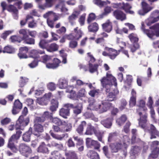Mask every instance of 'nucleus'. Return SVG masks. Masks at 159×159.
<instances>
[{
  "label": "nucleus",
  "instance_id": "1",
  "mask_svg": "<svg viewBox=\"0 0 159 159\" xmlns=\"http://www.w3.org/2000/svg\"><path fill=\"white\" fill-rule=\"evenodd\" d=\"M100 81L103 87L105 89L106 94L107 95L106 101H112L116 100V95L119 93V91L116 88L114 89L113 91L110 92L111 87L113 84L115 86H117L116 79L111 74L107 73L106 77H103Z\"/></svg>",
  "mask_w": 159,
  "mask_h": 159
},
{
  "label": "nucleus",
  "instance_id": "2",
  "mask_svg": "<svg viewBox=\"0 0 159 159\" xmlns=\"http://www.w3.org/2000/svg\"><path fill=\"white\" fill-rule=\"evenodd\" d=\"M129 140L128 136L124 135L118 141L110 144L109 147L111 152L112 153H117L119 151L127 149L128 145L126 143V142H128Z\"/></svg>",
  "mask_w": 159,
  "mask_h": 159
},
{
  "label": "nucleus",
  "instance_id": "3",
  "mask_svg": "<svg viewBox=\"0 0 159 159\" xmlns=\"http://www.w3.org/2000/svg\"><path fill=\"white\" fill-rule=\"evenodd\" d=\"M150 39H154V37H159V23L149 27L144 33Z\"/></svg>",
  "mask_w": 159,
  "mask_h": 159
},
{
  "label": "nucleus",
  "instance_id": "4",
  "mask_svg": "<svg viewBox=\"0 0 159 159\" xmlns=\"http://www.w3.org/2000/svg\"><path fill=\"white\" fill-rule=\"evenodd\" d=\"M29 30L22 29L19 31L20 34L22 36L21 37L22 41H24V42L27 44L34 45L35 43L34 39L29 37Z\"/></svg>",
  "mask_w": 159,
  "mask_h": 159
},
{
  "label": "nucleus",
  "instance_id": "5",
  "mask_svg": "<svg viewBox=\"0 0 159 159\" xmlns=\"http://www.w3.org/2000/svg\"><path fill=\"white\" fill-rule=\"evenodd\" d=\"M136 112L140 117L138 119L139 125L143 129L145 128L148 121L147 111H138Z\"/></svg>",
  "mask_w": 159,
  "mask_h": 159
},
{
  "label": "nucleus",
  "instance_id": "6",
  "mask_svg": "<svg viewBox=\"0 0 159 159\" xmlns=\"http://www.w3.org/2000/svg\"><path fill=\"white\" fill-rule=\"evenodd\" d=\"M29 121L28 117L25 118L23 116H20L15 126L16 129H20L23 130L24 128L28 125Z\"/></svg>",
  "mask_w": 159,
  "mask_h": 159
},
{
  "label": "nucleus",
  "instance_id": "7",
  "mask_svg": "<svg viewBox=\"0 0 159 159\" xmlns=\"http://www.w3.org/2000/svg\"><path fill=\"white\" fill-rule=\"evenodd\" d=\"M18 150L21 154L26 157H28L32 152L31 148L25 143H21L19 144Z\"/></svg>",
  "mask_w": 159,
  "mask_h": 159
},
{
  "label": "nucleus",
  "instance_id": "8",
  "mask_svg": "<svg viewBox=\"0 0 159 159\" xmlns=\"http://www.w3.org/2000/svg\"><path fill=\"white\" fill-rule=\"evenodd\" d=\"M86 144L88 148H93L95 149L98 150L101 147L100 143L97 141L93 140L89 138L86 139Z\"/></svg>",
  "mask_w": 159,
  "mask_h": 159
},
{
  "label": "nucleus",
  "instance_id": "9",
  "mask_svg": "<svg viewBox=\"0 0 159 159\" xmlns=\"http://www.w3.org/2000/svg\"><path fill=\"white\" fill-rule=\"evenodd\" d=\"M65 108H70L74 109L73 113L75 115H77L80 114L82 111V106L80 103H78L77 105L74 106L71 103H66L64 106Z\"/></svg>",
  "mask_w": 159,
  "mask_h": 159
},
{
  "label": "nucleus",
  "instance_id": "10",
  "mask_svg": "<svg viewBox=\"0 0 159 159\" xmlns=\"http://www.w3.org/2000/svg\"><path fill=\"white\" fill-rule=\"evenodd\" d=\"M52 96V93H45L42 98H38L37 99V102L41 105H46L49 101L50 99Z\"/></svg>",
  "mask_w": 159,
  "mask_h": 159
},
{
  "label": "nucleus",
  "instance_id": "11",
  "mask_svg": "<svg viewBox=\"0 0 159 159\" xmlns=\"http://www.w3.org/2000/svg\"><path fill=\"white\" fill-rule=\"evenodd\" d=\"M89 108L92 110H96L98 111L99 113H102L106 112L102 102L101 104H99L96 106L94 103L90 104L89 106Z\"/></svg>",
  "mask_w": 159,
  "mask_h": 159
},
{
  "label": "nucleus",
  "instance_id": "12",
  "mask_svg": "<svg viewBox=\"0 0 159 159\" xmlns=\"http://www.w3.org/2000/svg\"><path fill=\"white\" fill-rule=\"evenodd\" d=\"M52 114L50 113L49 112L45 111L44 112L42 116L40 117H36L34 119L35 123H43L46 119L50 118L52 117Z\"/></svg>",
  "mask_w": 159,
  "mask_h": 159
},
{
  "label": "nucleus",
  "instance_id": "13",
  "mask_svg": "<svg viewBox=\"0 0 159 159\" xmlns=\"http://www.w3.org/2000/svg\"><path fill=\"white\" fill-rule=\"evenodd\" d=\"M113 16L117 20L121 21H124L126 19V15L122 11L116 9L114 11L113 13Z\"/></svg>",
  "mask_w": 159,
  "mask_h": 159
},
{
  "label": "nucleus",
  "instance_id": "14",
  "mask_svg": "<svg viewBox=\"0 0 159 159\" xmlns=\"http://www.w3.org/2000/svg\"><path fill=\"white\" fill-rule=\"evenodd\" d=\"M143 10L139 11V13L141 15L144 16L146 14L151 11L153 9V7H150L146 2L143 1L141 3Z\"/></svg>",
  "mask_w": 159,
  "mask_h": 159
},
{
  "label": "nucleus",
  "instance_id": "15",
  "mask_svg": "<svg viewBox=\"0 0 159 159\" xmlns=\"http://www.w3.org/2000/svg\"><path fill=\"white\" fill-rule=\"evenodd\" d=\"M107 48V50L109 52V57L110 59L113 60L120 54V50H122L123 48L121 47L120 50H116L112 48Z\"/></svg>",
  "mask_w": 159,
  "mask_h": 159
},
{
  "label": "nucleus",
  "instance_id": "16",
  "mask_svg": "<svg viewBox=\"0 0 159 159\" xmlns=\"http://www.w3.org/2000/svg\"><path fill=\"white\" fill-rule=\"evenodd\" d=\"M29 49L27 47H21L19 49V52L18 56L20 59H25L28 57L27 53Z\"/></svg>",
  "mask_w": 159,
  "mask_h": 159
},
{
  "label": "nucleus",
  "instance_id": "17",
  "mask_svg": "<svg viewBox=\"0 0 159 159\" xmlns=\"http://www.w3.org/2000/svg\"><path fill=\"white\" fill-rule=\"evenodd\" d=\"M34 127L33 134L38 137L40 136V133H42L43 131V126L39 123H35Z\"/></svg>",
  "mask_w": 159,
  "mask_h": 159
},
{
  "label": "nucleus",
  "instance_id": "18",
  "mask_svg": "<svg viewBox=\"0 0 159 159\" xmlns=\"http://www.w3.org/2000/svg\"><path fill=\"white\" fill-rule=\"evenodd\" d=\"M37 152L43 154H48L49 150L46 145L44 142H42L37 148Z\"/></svg>",
  "mask_w": 159,
  "mask_h": 159
},
{
  "label": "nucleus",
  "instance_id": "19",
  "mask_svg": "<svg viewBox=\"0 0 159 159\" xmlns=\"http://www.w3.org/2000/svg\"><path fill=\"white\" fill-rule=\"evenodd\" d=\"M44 4H40L39 6V8L42 10L52 7L54 4L56 0H45Z\"/></svg>",
  "mask_w": 159,
  "mask_h": 159
},
{
  "label": "nucleus",
  "instance_id": "20",
  "mask_svg": "<svg viewBox=\"0 0 159 159\" xmlns=\"http://www.w3.org/2000/svg\"><path fill=\"white\" fill-rule=\"evenodd\" d=\"M45 54L44 51L40 50H36L33 49L31 50L29 52V57L35 59L39 57V54Z\"/></svg>",
  "mask_w": 159,
  "mask_h": 159
},
{
  "label": "nucleus",
  "instance_id": "21",
  "mask_svg": "<svg viewBox=\"0 0 159 159\" xmlns=\"http://www.w3.org/2000/svg\"><path fill=\"white\" fill-rule=\"evenodd\" d=\"M80 13V11H74L71 15L69 16L68 20L69 22L71 25H73L74 24L75 20L78 18Z\"/></svg>",
  "mask_w": 159,
  "mask_h": 159
},
{
  "label": "nucleus",
  "instance_id": "22",
  "mask_svg": "<svg viewBox=\"0 0 159 159\" xmlns=\"http://www.w3.org/2000/svg\"><path fill=\"white\" fill-rule=\"evenodd\" d=\"M103 30L107 33H110L112 29V23L109 20L102 25Z\"/></svg>",
  "mask_w": 159,
  "mask_h": 159
},
{
  "label": "nucleus",
  "instance_id": "23",
  "mask_svg": "<svg viewBox=\"0 0 159 159\" xmlns=\"http://www.w3.org/2000/svg\"><path fill=\"white\" fill-rule=\"evenodd\" d=\"M141 148L136 145L133 146L131 147L130 153L131 156H138L141 152Z\"/></svg>",
  "mask_w": 159,
  "mask_h": 159
},
{
  "label": "nucleus",
  "instance_id": "24",
  "mask_svg": "<svg viewBox=\"0 0 159 159\" xmlns=\"http://www.w3.org/2000/svg\"><path fill=\"white\" fill-rule=\"evenodd\" d=\"M149 131L151 135V139L156 138V136L159 137V131L152 124L150 125V129L149 130Z\"/></svg>",
  "mask_w": 159,
  "mask_h": 159
},
{
  "label": "nucleus",
  "instance_id": "25",
  "mask_svg": "<svg viewBox=\"0 0 159 159\" xmlns=\"http://www.w3.org/2000/svg\"><path fill=\"white\" fill-rule=\"evenodd\" d=\"M50 119L52 122L55 124V125L63 126L66 123V121L63 120L57 117H53L52 116Z\"/></svg>",
  "mask_w": 159,
  "mask_h": 159
},
{
  "label": "nucleus",
  "instance_id": "26",
  "mask_svg": "<svg viewBox=\"0 0 159 159\" xmlns=\"http://www.w3.org/2000/svg\"><path fill=\"white\" fill-rule=\"evenodd\" d=\"M32 134V128H30L28 131L24 134L22 136L23 140L25 142H29L30 141L31 136Z\"/></svg>",
  "mask_w": 159,
  "mask_h": 159
},
{
  "label": "nucleus",
  "instance_id": "27",
  "mask_svg": "<svg viewBox=\"0 0 159 159\" xmlns=\"http://www.w3.org/2000/svg\"><path fill=\"white\" fill-rule=\"evenodd\" d=\"M99 28L98 25L96 22L91 24L88 26L89 31L93 33H96L98 31Z\"/></svg>",
  "mask_w": 159,
  "mask_h": 159
},
{
  "label": "nucleus",
  "instance_id": "28",
  "mask_svg": "<svg viewBox=\"0 0 159 159\" xmlns=\"http://www.w3.org/2000/svg\"><path fill=\"white\" fill-rule=\"evenodd\" d=\"M113 119L108 118L101 121V124L107 128H110L112 125Z\"/></svg>",
  "mask_w": 159,
  "mask_h": 159
},
{
  "label": "nucleus",
  "instance_id": "29",
  "mask_svg": "<svg viewBox=\"0 0 159 159\" xmlns=\"http://www.w3.org/2000/svg\"><path fill=\"white\" fill-rule=\"evenodd\" d=\"M138 108L136 109V112L148 111V109L145 107V102L143 100H140L138 105Z\"/></svg>",
  "mask_w": 159,
  "mask_h": 159
},
{
  "label": "nucleus",
  "instance_id": "30",
  "mask_svg": "<svg viewBox=\"0 0 159 159\" xmlns=\"http://www.w3.org/2000/svg\"><path fill=\"white\" fill-rule=\"evenodd\" d=\"M61 108L59 111V115L63 118L66 119L67 116L70 115V108Z\"/></svg>",
  "mask_w": 159,
  "mask_h": 159
},
{
  "label": "nucleus",
  "instance_id": "31",
  "mask_svg": "<svg viewBox=\"0 0 159 159\" xmlns=\"http://www.w3.org/2000/svg\"><path fill=\"white\" fill-rule=\"evenodd\" d=\"M55 8L60 10L61 12H66L68 11V9L66 7L65 2L64 1L59 2L55 6Z\"/></svg>",
  "mask_w": 159,
  "mask_h": 159
},
{
  "label": "nucleus",
  "instance_id": "32",
  "mask_svg": "<svg viewBox=\"0 0 159 159\" xmlns=\"http://www.w3.org/2000/svg\"><path fill=\"white\" fill-rule=\"evenodd\" d=\"M50 110L52 112L56 111L58 107V102L57 100L53 99L51 102Z\"/></svg>",
  "mask_w": 159,
  "mask_h": 159
},
{
  "label": "nucleus",
  "instance_id": "33",
  "mask_svg": "<svg viewBox=\"0 0 159 159\" xmlns=\"http://www.w3.org/2000/svg\"><path fill=\"white\" fill-rule=\"evenodd\" d=\"M66 159H78L77 154L75 151H69L66 153Z\"/></svg>",
  "mask_w": 159,
  "mask_h": 159
},
{
  "label": "nucleus",
  "instance_id": "34",
  "mask_svg": "<svg viewBox=\"0 0 159 159\" xmlns=\"http://www.w3.org/2000/svg\"><path fill=\"white\" fill-rule=\"evenodd\" d=\"M96 130V129L91 124H89L85 134L86 135H92L93 133H95Z\"/></svg>",
  "mask_w": 159,
  "mask_h": 159
},
{
  "label": "nucleus",
  "instance_id": "35",
  "mask_svg": "<svg viewBox=\"0 0 159 159\" xmlns=\"http://www.w3.org/2000/svg\"><path fill=\"white\" fill-rule=\"evenodd\" d=\"M86 123L85 121H82L76 129V131L80 135L83 134L84 127L85 126Z\"/></svg>",
  "mask_w": 159,
  "mask_h": 159
},
{
  "label": "nucleus",
  "instance_id": "36",
  "mask_svg": "<svg viewBox=\"0 0 159 159\" xmlns=\"http://www.w3.org/2000/svg\"><path fill=\"white\" fill-rule=\"evenodd\" d=\"M59 46L56 43H52L46 47L47 50L50 52H53L58 50Z\"/></svg>",
  "mask_w": 159,
  "mask_h": 159
},
{
  "label": "nucleus",
  "instance_id": "37",
  "mask_svg": "<svg viewBox=\"0 0 159 159\" xmlns=\"http://www.w3.org/2000/svg\"><path fill=\"white\" fill-rule=\"evenodd\" d=\"M49 133L51 135V136L56 139L59 140H62L65 137H68V134H62L61 135H57L53 133L52 130H51L50 131Z\"/></svg>",
  "mask_w": 159,
  "mask_h": 159
},
{
  "label": "nucleus",
  "instance_id": "38",
  "mask_svg": "<svg viewBox=\"0 0 159 159\" xmlns=\"http://www.w3.org/2000/svg\"><path fill=\"white\" fill-rule=\"evenodd\" d=\"M78 27H76L74 29V31L75 33L74 36L76 40H78L81 38L83 34L82 31L80 29L78 30Z\"/></svg>",
  "mask_w": 159,
  "mask_h": 159
},
{
  "label": "nucleus",
  "instance_id": "39",
  "mask_svg": "<svg viewBox=\"0 0 159 159\" xmlns=\"http://www.w3.org/2000/svg\"><path fill=\"white\" fill-rule=\"evenodd\" d=\"M159 20V15L156 18H154L150 15L148 19L147 25L148 26H150L152 24L158 21Z\"/></svg>",
  "mask_w": 159,
  "mask_h": 159
},
{
  "label": "nucleus",
  "instance_id": "40",
  "mask_svg": "<svg viewBox=\"0 0 159 159\" xmlns=\"http://www.w3.org/2000/svg\"><path fill=\"white\" fill-rule=\"evenodd\" d=\"M159 154V148L156 147L152 151L151 153L150 154L149 158H157Z\"/></svg>",
  "mask_w": 159,
  "mask_h": 159
},
{
  "label": "nucleus",
  "instance_id": "41",
  "mask_svg": "<svg viewBox=\"0 0 159 159\" xmlns=\"http://www.w3.org/2000/svg\"><path fill=\"white\" fill-rule=\"evenodd\" d=\"M127 119L126 116L125 114L122 115L117 120L116 122L119 125L121 126L124 124Z\"/></svg>",
  "mask_w": 159,
  "mask_h": 159
},
{
  "label": "nucleus",
  "instance_id": "42",
  "mask_svg": "<svg viewBox=\"0 0 159 159\" xmlns=\"http://www.w3.org/2000/svg\"><path fill=\"white\" fill-rule=\"evenodd\" d=\"M104 132L102 131L96 130L95 132V135L97 138L98 141L102 143H104L102 138L104 135Z\"/></svg>",
  "mask_w": 159,
  "mask_h": 159
},
{
  "label": "nucleus",
  "instance_id": "43",
  "mask_svg": "<svg viewBox=\"0 0 159 159\" xmlns=\"http://www.w3.org/2000/svg\"><path fill=\"white\" fill-rule=\"evenodd\" d=\"M7 10L9 12H13L16 14L17 17V14L18 12V10L14 5H10L7 7Z\"/></svg>",
  "mask_w": 159,
  "mask_h": 159
},
{
  "label": "nucleus",
  "instance_id": "44",
  "mask_svg": "<svg viewBox=\"0 0 159 159\" xmlns=\"http://www.w3.org/2000/svg\"><path fill=\"white\" fill-rule=\"evenodd\" d=\"M7 147L14 153H16L18 151V148H17L14 143H8Z\"/></svg>",
  "mask_w": 159,
  "mask_h": 159
},
{
  "label": "nucleus",
  "instance_id": "45",
  "mask_svg": "<svg viewBox=\"0 0 159 159\" xmlns=\"http://www.w3.org/2000/svg\"><path fill=\"white\" fill-rule=\"evenodd\" d=\"M98 66L99 65L98 64L93 65L91 63H89V72L91 73H93L97 71Z\"/></svg>",
  "mask_w": 159,
  "mask_h": 159
},
{
  "label": "nucleus",
  "instance_id": "46",
  "mask_svg": "<svg viewBox=\"0 0 159 159\" xmlns=\"http://www.w3.org/2000/svg\"><path fill=\"white\" fill-rule=\"evenodd\" d=\"M111 8L110 7H106L104 9V11L99 15L100 18H102L104 16H106L111 12Z\"/></svg>",
  "mask_w": 159,
  "mask_h": 159
},
{
  "label": "nucleus",
  "instance_id": "47",
  "mask_svg": "<svg viewBox=\"0 0 159 159\" xmlns=\"http://www.w3.org/2000/svg\"><path fill=\"white\" fill-rule=\"evenodd\" d=\"M58 84L60 88L61 89H66L68 85L67 82L65 79H60L59 80Z\"/></svg>",
  "mask_w": 159,
  "mask_h": 159
},
{
  "label": "nucleus",
  "instance_id": "48",
  "mask_svg": "<svg viewBox=\"0 0 159 159\" xmlns=\"http://www.w3.org/2000/svg\"><path fill=\"white\" fill-rule=\"evenodd\" d=\"M88 156L91 159H99L98 154L93 151H90L88 154Z\"/></svg>",
  "mask_w": 159,
  "mask_h": 159
},
{
  "label": "nucleus",
  "instance_id": "49",
  "mask_svg": "<svg viewBox=\"0 0 159 159\" xmlns=\"http://www.w3.org/2000/svg\"><path fill=\"white\" fill-rule=\"evenodd\" d=\"M63 125L65 126H62V133H65L70 131L72 129V125L70 123H68L66 122V123Z\"/></svg>",
  "mask_w": 159,
  "mask_h": 159
},
{
  "label": "nucleus",
  "instance_id": "50",
  "mask_svg": "<svg viewBox=\"0 0 159 159\" xmlns=\"http://www.w3.org/2000/svg\"><path fill=\"white\" fill-rule=\"evenodd\" d=\"M52 158V159H60L61 155L57 151L54 150L51 152Z\"/></svg>",
  "mask_w": 159,
  "mask_h": 159
},
{
  "label": "nucleus",
  "instance_id": "51",
  "mask_svg": "<svg viewBox=\"0 0 159 159\" xmlns=\"http://www.w3.org/2000/svg\"><path fill=\"white\" fill-rule=\"evenodd\" d=\"M10 39L11 41L13 43H20L22 41L21 37L18 35L11 36L10 38Z\"/></svg>",
  "mask_w": 159,
  "mask_h": 159
},
{
  "label": "nucleus",
  "instance_id": "52",
  "mask_svg": "<svg viewBox=\"0 0 159 159\" xmlns=\"http://www.w3.org/2000/svg\"><path fill=\"white\" fill-rule=\"evenodd\" d=\"M14 51V49L10 46H7L4 47L3 49V53H11Z\"/></svg>",
  "mask_w": 159,
  "mask_h": 159
},
{
  "label": "nucleus",
  "instance_id": "53",
  "mask_svg": "<svg viewBox=\"0 0 159 159\" xmlns=\"http://www.w3.org/2000/svg\"><path fill=\"white\" fill-rule=\"evenodd\" d=\"M28 79L23 77H20L19 81V86L20 87H24L28 81Z\"/></svg>",
  "mask_w": 159,
  "mask_h": 159
},
{
  "label": "nucleus",
  "instance_id": "54",
  "mask_svg": "<svg viewBox=\"0 0 159 159\" xmlns=\"http://www.w3.org/2000/svg\"><path fill=\"white\" fill-rule=\"evenodd\" d=\"M128 38L133 44L135 43H138L139 41V39L134 36V34L133 33L130 34L128 36Z\"/></svg>",
  "mask_w": 159,
  "mask_h": 159
},
{
  "label": "nucleus",
  "instance_id": "55",
  "mask_svg": "<svg viewBox=\"0 0 159 159\" xmlns=\"http://www.w3.org/2000/svg\"><path fill=\"white\" fill-rule=\"evenodd\" d=\"M102 102L105 108V110H106V111L113 108V105L112 103L105 101H102Z\"/></svg>",
  "mask_w": 159,
  "mask_h": 159
},
{
  "label": "nucleus",
  "instance_id": "56",
  "mask_svg": "<svg viewBox=\"0 0 159 159\" xmlns=\"http://www.w3.org/2000/svg\"><path fill=\"white\" fill-rule=\"evenodd\" d=\"M132 8V7L128 3H125L123 2L122 3V6L120 8V9H122L125 11V12L128 10H130Z\"/></svg>",
  "mask_w": 159,
  "mask_h": 159
},
{
  "label": "nucleus",
  "instance_id": "57",
  "mask_svg": "<svg viewBox=\"0 0 159 159\" xmlns=\"http://www.w3.org/2000/svg\"><path fill=\"white\" fill-rule=\"evenodd\" d=\"M96 17L94 13H91L89 14L87 20V23L88 24L90 23L91 22L95 19Z\"/></svg>",
  "mask_w": 159,
  "mask_h": 159
},
{
  "label": "nucleus",
  "instance_id": "58",
  "mask_svg": "<svg viewBox=\"0 0 159 159\" xmlns=\"http://www.w3.org/2000/svg\"><path fill=\"white\" fill-rule=\"evenodd\" d=\"M73 138L74 140L77 141L76 143V146H81L83 144L84 142L83 140L80 138H79L78 136H73Z\"/></svg>",
  "mask_w": 159,
  "mask_h": 159
},
{
  "label": "nucleus",
  "instance_id": "59",
  "mask_svg": "<svg viewBox=\"0 0 159 159\" xmlns=\"http://www.w3.org/2000/svg\"><path fill=\"white\" fill-rule=\"evenodd\" d=\"M11 121V120L10 118L6 117L1 120L0 124L2 125H5L9 124Z\"/></svg>",
  "mask_w": 159,
  "mask_h": 159
},
{
  "label": "nucleus",
  "instance_id": "60",
  "mask_svg": "<svg viewBox=\"0 0 159 159\" xmlns=\"http://www.w3.org/2000/svg\"><path fill=\"white\" fill-rule=\"evenodd\" d=\"M66 143L68 147L74 148L75 144L74 141L71 138H70L67 141Z\"/></svg>",
  "mask_w": 159,
  "mask_h": 159
},
{
  "label": "nucleus",
  "instance_id": "61",
  "mask_svg": "<svg viewBox=\"0 0 159 159\" xmlns=\"http://www.w3.org/2000/svg\"><path fill=\"white\" fill-rule=\"evenodd\" d=\"M61 126V125H53L52 126V129L55 132L62 133V127H60V126Z\"/></svg>",
  "mask_w": 159,
  "mask_h": 159
},
{
  "label": "nucleus",
  "instance_id": "62",
  "mask_svg": "<svg viewBox=\"0 0 159 159\" xmlns=\"http://www.w3.org/2000/svg\"><path fill=\"white\" fill-rule=\"evenodd\" d=\"M117 136V134L116 132L111 133L109 134L108 141L109 142H111Z\"/></svg>",
  "mask_w": 159,
  "mask_h": 159
},
{
  "label": "nucleus",
  "instance_id": "63",
  "mask_svg": "<svg viewBox=\"0 0 159 159\" xmlns=\"http://www.w3.org/2000/svg\"><path fill=\"white\" fill-rule=\"evenodd\" d=\"M48 42L47 41L44 39H41L40 40L39 43V46L40 48L44 49L46 48V44H47Z\"/></svg>",
  "mask_w": 159,
  "mask_h": 159
},
{
  "label": "nucleus",
  "instance_id": "64",
  "mask_svg": "<svg viewBox=\"0 0 159 159\" xmlns=\"http://www.w3.org/2000/svg\"><path fill=\"white\" fill-rule=\"evenodd\" d=\"M78 43L77 41L74 40L70 41L69 43V47L71 48H74L77 46Z\"/></svg>",
  "mask_w": 159,
  "mask_h": 159
}]
</instances>
